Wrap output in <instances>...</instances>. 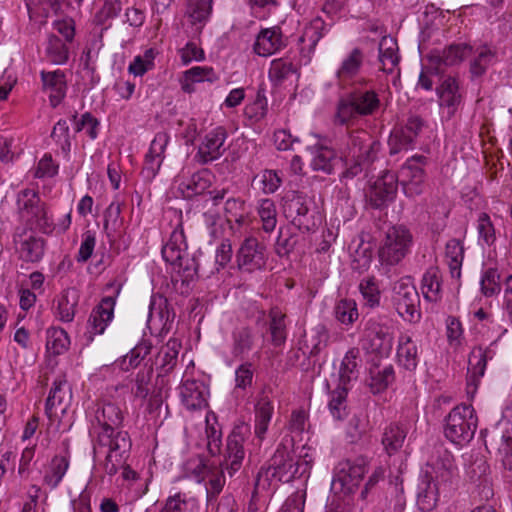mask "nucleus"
I'll return each mask as SVG.
<instances>
[{
    "label": "nucleus",
    "instance_id": "1",
    "mask_svg": "<svg viewBox=\"0 0 512 512\" xmlns=\"http://www.w3.org/2000/svg\"><path fill=\"white\" fill-rule=\"evenodd\" d=\"M123 419V411L112 402L99 404L95 411L100 430L97 432L94 453L105 454L104 470L110 476L118 472L132 446L128 432L120 429Z\"/></svg>",
    "mask_w": 512,
    "mask_h": 512
},
{
    "label": "nucleus",
    "instance_id": "2",
    "mask_svg": "<svg viewBox=\"0 0 512 512\" xmlns=\"http://www.w3.org/2000/svg\"><path fill=\"white\" fill-rule=\"evenodd\" d=\"M308 469V462L298 459L285 445L280 444L267 466L258 472L256 486L265 488L279 482L288 483L302 477Z\"/></svg>",
    "mask_w": 512,
    "mask_h": 512
},
{
    "label": "nucleus",
    "instance_id": "3",
    "mask_svg": "<svg viewBox=\"0 0 512 512\" xmlns=\"http://www.w3.org/2000/svg\"><path fill=\"white\" fill-rule=\"evenodd\" d=\"M17 214L23 228L38 230L43 234L50 235L55 230L52 215L49 214L47 204L41 200L38 192L34 189H23L18 192Z\"/></svg>",
    "mask_w": 512,
    "mask_h": 512
},
{
    "label": "nucleus",
    "instance_id": "4",
    "mask_svg": "<svg viewBox=\"0 0 512 512\" xmlns=\"http://www.w3.org/2000/svg\"><path fill=\"white\" fill-rule=\"evenodd\" d=\"M381 106L378 93L355 87L349 94L338 101L335 122L347 125L359 117L374 115Z\"/></svg>",
    "mask_w": 512,
    "mask_h": 512
},
{
    "label": "nucleus",
    "instance_id": "5",
    "mask_svg": "<svg viewBox=\"0 0 512 512\" xmlns=\"http://www.w3.org/2000/svg\"><path fill=\"white\" fill-rule=\"evenodd\" d=\"M163 259L173 267L183 284H188L197 275L198 264L187 252L184 231L179 225L171 233L168 242L162 248Z\"/></svg>",
    "mask_w": 512,
    "mask_h": 512
},
{
    "label": "nucleus",
    "instance_id": "6",
    "mask_svg": "<svg viewBox=\"0 0 512 512\" xmlns=\"http://www.w3.org/2000/svg\"><path fill=\"white\" fill-rule=\"evenodd\" d=\"M478 418L474 408L468 404L454 407L445 418V437L454 444L469 443L476 432Z\"/></svg>",
    "mask_w": 512,
    "mask_h": 512
},
{
    "label": "nucleus",
    "instance_id": "7",
    "mask_svg": "<svg viewBox=\"0 0 512 512\" xmlns=\"http://www.w3.org/2000/svg\"><path fill=\"white\" fill-rule=\"evenodd\" d=\"M284 217L298 230L309 232L317 227L313 201L305 194L290 191L282 198Z\"/></svg>",
    "mask_w": 512,
    "mask_h": 512
},
{
    "label": "nucleus",
    "instance_id": "8",
    "mask_svg": "<svg viewBox=\"0 0 512 512\" xmlns=\"http://www.w3.org/2000/svg\"><path fill=\"white\" fill-rule=\"evenodd\" d=\"M412 242V234L405 226L390 227L378 251L380 262L389 266L397 265L408 254Z\"/></svg>",
    "mask_w": 512,
    "mask_h": 512
},
{
    "label": "nucleus",
    "instance_id": "9",
    "mask_svg": "<svg viewBox=\"0 0 512 512\" xmlns=\"http://www.w3.org/2000/svg\"><path fill=\"white\" fill-rule=\"evenodd\" d=\"M381 144L368 131L356 129L348 133L345 144L340 147L341 158L361 159L365 162H374L377 159Z\"/></svg>",
    "mask_w": 512,
    "mask_h": 512
},
{
    "label": "nucleus",
    "instance_id": "10",
    "mask_svg": "<svg viewBox=\"0 0 512 512\" xmlns=\"http://www.w3.org/2000/svg\"><path fill=\"white\" fill-rule=\"evenodd\" d=\"M393 340L390 327L372 319L365 323L361 345L366 351L387 357L392 351Z\"/></svg>",
    "mask_w": 512,
    "mask_h": 512
},
{
    "label": "nucleus",
    "instance_id": "11",
    "mask_svg": "<svg viewBox=\"0 0 512 512\" xmlns=\"http://www.w3.org/2000/svg\"><path fill=\"white\" fill-rule=\"evenodd\" d=\"M13 242L19 259L26 263H38L45 254L47 242L33 230L17 227L13 235Z\"/></svg>",
    "mask_w": 512,
    "mask_h": 512
},
{
    "label": "nucleus",
    "instance_id": "12",
    "mask_svg": "<svg viewBox=\"0 0 512 512\" xmlns=\"http://www.w3.org/2000/svg\"><path fill=\"white\" fill-rule=\"evenodd\" d=\"M250 427L245 423L236 425L227 437L225 464L232 476L237 472L245 456L244 443L250 436Z\"/></svg>",
    "mask_w": 512,
    "mask_h": 512
},
{
    "label": "nucleus",
    "instance_id": "13",
    "mask_svg": "<svg viewBox=\"0 0 512 512\" xmlns=\"http://www.w3.org/2000/svg\"><path fill=\"white\" fill-rule=\"evenodd\" d=\"M425 160L424 156L412 157L400 169V182L405 195L408 197L418 196L424 191L425 172L423 165Z\"/></svg>",
    "mask_w": 512,
    "mask_h": 512
},
{
    "label": "nucleus",
    "instance_id": "14",
    "mask_svg": "<svg viewBox=\"0 0 512 512\" xmlns=\"http://www.w3.org/2000/svg\"><path fill=\"white\" fill-rule=\"evenodd\" d=\"M485 445L490 452L501 456L502 465L512 471V424H499L485 438Z\"/></svg>",
    "mask_w": 512,
    "mask_h": 512
},
{
    "label": "nucleus",
    "instance_id": "15",
    "mask_svg": "<svg viewBox=\"0 0 512 512\" xmlns=\"http://www.w3.org/2000/svg\"><path fill=\"white\" fill-rule=\"evenodd\" d=\"M364 63V53L360 48H353L342 60L336 71L339 86H364L368 83L365 78L357 79Z\"/></svg>",
    "mask_w": 512,
    "mask_h": 512
},
{
    "label": "nucleus",
    "instance_id": "16",
    "mask_svg": "<svg viewBox=\"0 0 512 512\" xmlns=\"http://www.w3.org/2000/svg\"><path fill=\"white\" fill-rule=\"evenodd\" d=\"M473 48L470 45L459 43L451 44L442 50H433L427 59L430 68L435 74L443 72L445 67H451L461 63L466 57L471 55Z\"/></svg>",
    "mask_w": 512,
    "mask_h": 512
},
{
    "label": "nucleus",
    "instance_id": "17",
    "mask_svg": "<svg viewBox=\"0 0 512 512\" xmlns=\"http://www.w3.org/2000/svg\"><path fill=\"white\" fill-rule=\"evenodd\" d=\"M237 263L241 270L253 272L266 265L265 246L255 237H247L237 252Z\"/></svg>",
    "mask_w": 512,
    "mask_h": 512
},
{
    "label": "nucleus",
    "instance_id": "18",
    "mask_svg": "<svg viewBox=\"0 0 512 512\" xmlns=\"http://www.w3.org/2000/svg\"><path fill=\"white\" fill-rule=\"evenodd\" d=\"M71 401L72 391L68 382L62 378L56 379L46 400V415L50 420L60 419L71 405Z\"/></svg>",
    "mask_w": 512,
    "mask_h": 512
},
{
    "label": "nucleus",
    "instance_id": "19",
    "mask_svg": "<svg viewBox=\"0 0 512 512\" xmlns=\"http://www.w3.org/2000/svg\"><path fill=\"white\" fill-rule=\"evenodd\" d=\"M494 356L495 351L492 349V344L488 347L475 346L472 348L468 357L467 388L469 392L477 390L480 379L484 376L487 362Z\"/></svg>",
    "mask_w": 512,
    "mask_h": 512
},
{
    "label": "nucleus",
    "instance_id": "20",
    "mask_svg": "<svg viewBox=\"0 0 512 512\" xmlns=\"http://www.w3.org/2000/svg\"><path fill=\"white\" fill-rule=\"evenodd\" d=\"M368 472V461L359 457L355 460H345L339 463L335 480L340 482L342 488L353 493L364 475Z\"/></svg>",
    "mask_w": 512,
    "mask_h": 512
},
{
    "label": "nucleus",
    "instance_id": "21",
    "mask_svg": "<svg viewBox=\"0 0 512 512\" xmlns=\"http://www.w3.org/2000/svg\"><path fill=\"white\" fill-rule=\"evenodd\" d=\"M119 290L114 296L103 297L100 303L92 310L87 326L88 339L93 340L95 335L104 333L106 327L114 317V307Z\"/></svg>",
    "mask_w": 512,
    "mask_h": 512
},
{
    "label": "nucleus",
    "instance_id": "22",
    "mask_svg": "<svg viewBox=\"0 0 512 512\" xmlns=\"http://www.w3.org/2000/svg\"><path fill=\"white\" fill-rule=\"evenodd\" d=\"M175 314L169 308L168 300L161 295H153L149 305L147 325L160 334L168 333L172 327Z\"/></svg>",
    "mask_w": 512,
    "mask_h": 512
},
{
    "label": "nucleus",
    "instance_id": "23",
    "mask_svg": "<svg viewBox=\"0 0 512 512\" xmlns=\"http://www.w3.org/2000/svg\"><path fill=\"white\" fill-rule=\"evenodd\" d=\"M227 138L223 127H216L208 132L198 147L196 158L201 164H207L220 158L225 152L224 143Z\"/></svg>",
    "mask_w": 512,
    "mask_h": 512
},
{
    "label": "nucleus",
    "instance_id": "24",
    "mask_svg": "<svg viewBox=\"0 0 512 512\" xmlns=\"http://www.w3.org/2000/svg\"><path fill=\"white\" fill-rule=\"evenodd\" d=\"M439 99V106L446 114L447 119H451L462 104V94L457 79L452 76L446 77L436 88Z\"/></svg>",
    "mask_w": 512,
    "mask_h": 512
},
{
    "label": "nucleus",
    "instance_id": "25",
    "mask_svg": "<svg viewBox=\"0 0 512 512\" xmlns=\"http://www.w3.org/2000/svg\"><path fill=\"white\" fill-rule=\"evenodd\" d=\"M398 189V177L392 172H385L378 178L370 190V201L373 207L381 208L392 202Z\"/></svg>",
    "mask_w": 512,
    "mask_h": 512
},
{
    "label": "nucleus",
    "instance_id": "26",
    "mask_svg": "<svg viewBox=\"0 0 512 512\" xmlns=\"http://www.w3.org/2000/svg\"><path fill=\"white\" fill-rule=\"evenodd\" d=\"M168 142L169 135L166 132L157 133L152 140L142 170V174L146 179H153L159 172Z\"/></svg>",
    "mask_w": 512,
    "mask_h": 512
},
{
    "label": "nucleus",
    "instance_id": "27",
    "mask_svg": "<svg viewBox=\"0 0 512 512\" xmlns=\"http://www.w3.org/2000/svg\"><path fill=\"white\" fill-rule=\"evenodd\" d=\"M286 46L281 28L274 26L262 29L255 40L253 49L255 53L262 57L270 56Z\"/></svg>",
    "mask_w": 512,
    "mask_h": 512
},
{
    "label": "nucleus",
    "instance_id": "28",
    "mask_svg": "<svg viewBox=\"0 0 512 512\" xmlns=\"http://www.w3.org/2000/svg\"><path fill=\"white\" fill-rule=\"evenodd\" d=\"M42 89L49 92V101L52 107L58 106L66 95V76L61 70L41 71Z\"/></svg>",
    "mask_w": 512,
    "mask_h": 512
},
{
    "label": "nucleus",
    "instance_id": "29",
    "mask_svg": "<svg viewBox=\"0 0 512 512\" xmlns=\"http://www.w3.org/2000/svg\"><path fill=\"white\" fill-rule=\"evenodd\" d=\"M329 25L321 17H315L305 26L303 34L299 41L302 43L301 54L311 59L316 50V46L321 38L328 32Z\"/></svg>",
    "mask_w": 512,
    "mask_h": 512
},
{
    "label": "nucleus",
    "instance_id": "30",
    "mask_svg": "<svg viewBox=\"0 0 512 512\" xmlns=\"http://www.w3.org/2000/svg\"><path fill=\"white\" fill-rule=\"evenodd\" d=\"M378 60L380 62V70L387 74L396 73L399 75V60L397 41L390 37L384 36L378 46Z\"/></svg>",
    "mask_w": 512,
    "mask_h": 512
},
{
    "label": "nucleus",
    "instance_id": "31",
    "mask_svg": "<svg viewBox=\"0 0 512 512\" xmlns=\"http://www.w3.org/2000/svg\"><path fill=\"white\" fill-rule=\"evenodd\" d=\"M439 491L436 482L429 474L420 477L417 485L416 504L423 512L432 511L438 502Z\"/></svg>",
    "mask_w": 512,
    "mask_h": 512
},
{
    "label": "nucleus",
    "instance_id": "32",
    "mask_svg": "<svg viewBox=\"0 0 512 512\" xmlns=\"http://www.w3.org/2000/svg\"><path fill=\"white\" fill-rule=\"evenodd\" d=\"M213 0H187L185 17L193 27L195 34H200L212 13Z\"/></svg>",
    "mask_w": 512,
    "mask_h": 512
},
{
    "label": "nucleus",
    "instance_id": "33",
    "mask_svg": "<svg viewBox=\"0 0 512 512\" xmlns=\"http://www.w3.org/2000/svg\"><path fill=\"white\" fill-rule=\"evenodd\" d=\"M207 389L203 383L187 380L181 387L182 402L189 410H199L207 406Z\"/></svg>",
    "mask_w": 512,
    "mask_h": 512
},
{
    "label": "nucleus",
    "instance_id": "34",
    "mask_svg": "<svg viewBox=\"0 0 512 512\" xmlns=\"http://www.w3.org/2000/svg\"><path fill=\"white\" fill-rule=\"evenodd\" d=\"M273 412L272 400L265 392H262L255 404V435L261 441L265 438Z\"/></svg>",
    "mask_w": 512,
    "mask_h": 512
},
{
    "label": "nucleus",
    "instance_id": "35",
    "mask_svg": "<svg viewBox=\"0 0 512 512\" xmlns=\"http://www.w3.org/2000/svg\"><path fill=\"white\" fill-rule=\"evenodd\" d=\"M211 186V174L203 169L194 173L190 178L178 184V190L184 198L191 199L203 194Z\"/></svg>",
    "mask_w": 512,
    "mask_h": 512
},
{
    "label": "nucleus",
    "instance_id": "36",
    "mask_svg": "<svg viewBox=\"0 0 512 512\" xmlns=\"http://www.w3.org/2000/svg\"><path fill=\"white\" fill-rule=\"evenodd\" d=\"M397 359L408 371H414L418 366V348L408 334H401L398 338Z\"/></svg>",
    "mask_w": 512,
    "mask_h": 512
},
{
    "label": "nucleus",
    "instance_id": "37",
    "mask_svg": "<svg viewBox=\"0 0 512 512\" xmlns=\"http://www.w3.org/2000/svg\"><path fill=\"white\" fill-rule=\"evenodd\" d=\"M231 353L235 358L243 359L253 348L255 335L248 326L236 327L231 334Z\"/></svg>",
    "mask_w": 512,
    "mask_h": 512
},
{
    "label": "nucleus",
    "instance_id": "38",
    "mask_svg": "<svg viewBox=\"0 0 512 512\" xmlns=\"http://www.w3.org/2000/svg\"><path fill=\"white\" fill-rule=\"evenodd\" d=\"M70 465L67 455H56L49 462L44 476L43 483L50 489H55L61 483Z\"/></svg>",
    "mask_w": 512,
    "mask_h": 512
},
{
    "label": "nucleus",
    "instance_id": "39",
    "mask_svg": "<svg viewBox=\"0 0 512 512\" xmlns=\"http://www.w3.org/2000/svg\"><path fill=\"white\" fill-rule=\"evenodd\" d=\"M406 437V427L398 423H391L385 427L381 442L386 453L389 456L396 454L403 447Z\"/></svg>",
    "mask_w": 512,
    "mask_h": 512
},
{
    "label": "nucleus",
    "instance_id": "40",
    "mask_svg": "<svg viewBox=\"0 0 512 512\" xmlns=\"http://www.w3.org/2000/svg\"><path fill=\"white\" fill-rule=\"evenodd\" d=\"M360 351L358 348H351L342 359L339 369V385L345 386L359 376Z\"/></svg>",
    "mask_w": 512,
    "mask_h": 512
},
{
    "label": "nucleus",
    "instance_id": "41",
    "mask_svg": "<svg viewBox=\"0 0 512 512\" xmlns=\"http://www.w3.org/2000/svg\"><path fill=\"white\" fill-rule=\"evenodd\" d=\"M445 257L452 278H461V268L464 260V247L460 240L450 239L445 246Z\"/></svg>",
    "mask_w": 512,
    "mask_h": 512
},
{
    "label": "nucleus",
    "instance_id": "42",
    "mask_svg": "<svg viewBox=\"0 0 512 512\" xmlns=\"http://www.w3.org/2000/svg\"><path fill=\"white\" fill-rule=\"evenodd\" d=\"M312 154L311 167L313 170L322 171L326 174L332 173L336 159L334 149L322 144H316L312 147Z\"/></svg>",
    "mask_w": 512,
    "mask_h": 512
},
{
    "label": "nucleus",
    "instance_id": "43",
    "mask_svg": "<svg viewBox=\"0 0 512 512\" xmlns=\"http://www.w3.org/2000/svg\"><path fill=\"white\" fill-rule=\"evenodd\" d=\"M424 298L436 302L440 299L441 293V272L438 267H429L422 277L421 283Z\"/></svg>",
    "mask_w": 512,
    "mask_h": 512
},
{
    "label": "nucleus",
    "instance_id": "44",
    "mask_svg": "<svg viewBox=\"0 0 512 512\" xmlns=\"http://www.w3.org/2000/svg\"><path fill=\"white\" fill-rule=\"evenodd\" d=\"M180 347L176 339H170L158 352L156 364L163 373L171 372L176 366Z\"/></svg>",
    "mask_w": 512,
    "mask_h": 512
},
{
    "label": "nucleus",
    "instance_id": "45",
    "mask_svg": "<svg viewBox=\"0 0 512 512\" xmlns=\"http://www.w3.org/2000/svg\"><path fill=\"white\" fill-rule=\"evenodd\" d=\"M206 429L205 434L207 438V450L211 456L218 455L222 446V430L217 422V417L214 413L206 415Z\"/></svg>",
    "mask_w": 512,
    "mask_h": 512
},
{
    "label": "nucleus",
    "instance_id": "46",
    "mask_svg": "<svg viewBox=\"0 0 512 512\" xmlns=\"http://www.w3.org/2000/svg\"><path fill=\"white\" fill-rule=\"evenodd\" d=\"M78 300L79 296L75 289L63 291L57 304V317L59 320L62 322L73 321Z\"/></svg>",
    "mask_w": 512,
    "mask_h": 512
},
{
    "label": "nucleus",
    "instance_id": "47",
    "mask_svg": "<svg viewBox=\"0 0 512 512\" xmlns=\"http://www.w3.org/2000/svg\"><path fill=\"white\" fill-rule=\"evenodd\" d=\"M495 60V53L487 46L476 49L473 59L470 61V73L472 78L484 75L488 67Z\"/></svg>",
    "mask_w": 512,
    "mask_h": 512
},
{
    "label": "nucleus",
    "instance_id": "48",
    "mask_svg": "<svg viewBox=\"0 0 512 512\" xmlns=\"http://www.w3.org/2000/svg\"><path fill=\"white\" fill-rule=\"evenodd\" d=\"M46 58L55 65H62L68 61L69 49L56 35H49L45 48Z\"/></svg>",
    "mask_w": 512,
    "mask_h": 512
},
{
    "label": "nucleus",
    "instance_id": "49",
    "mask_svg": "<svg viewBox=\"0 0 512 512\" xmlns=\"http://www.w3.org/2000/svg\"><path fill=\"white\" fill-rule=\"evenodd\" d=\"M152 343L149 340H142L138 343L119 363V367L123 371H129L137 367L144 358L150 354Z\"/></svg>",
    "mask_w": 512,
    "mask_h": 512
},
{
    "label": "nucleus",
    "instance_id": "50",
    "mask_svg": "<svg viewBox=\"0 0 512 512\" xmlns=\"http://www.w3.org/2000/svg\"><path fill=\"white\" fill-rule=\"evenodd\" d=\"M297 72L296 66L289 59H274L269 68V79L276 85L282 84Z\"/></svg>",
    "mask_w": 512,
    "mask_h": 512
},
{
    "label": "nucleus",
    "instance_id": "51",
    "mask_svg": "<svg viewBox=\"0 0 512 512\" xmlns=\"http://www.w3.org/2000/svg\"><path fill=\"white\" fill-rule=\"evenodd\" d=\"M269 317L272 343L275 346H281L286 341V316L278 308H272L269 312Z\"/></svg>",
    "mask_w": 512,
    "mask_h": 512
},
{
    "label": "nucleus",
    "instance_id": "52",
    "mask_svg": "<svg viewBox=\"0 0 512 512\" xmlns=\"http://www.w3.org/2000/svg\"><path fill=\"white\" fill-rule=\"evenodd\" d=\"M347 394L348 388L340 385L331 392L328 407L333 418L336 420H343L348 415Z\"/></svg>",
    "mask_w": 512,
    "mask_h": 512
},
{
    "label": "nucleus",
    "instance_id": "53",
    "mask_svg": "<svg viewBox=\"0 0 512 512\" xmlns=\"http://www.w3.org/2000/svg\"><path fill=\"white\" fill-rule=\"evenodd\" d=\"M369 386L373 393H380L395 380L394 369L391 365L383 368L376 367L370 371Z\"/></svg>",
    "mask_w": 512,
    "mask_h": 512
},
{
    "label": "nucleus",
    "instance_id": "54",
    "mask_svg": "<svg viewBox=\"0 0 512 512\" xmlns=\"http://www.w3.org/2000/svg\"><path fill=\"white\" fill-rule=\"evenodd\" d=\"M480 291L487 298L501 292L500 273L497 268L490 267L483 271L480 279Z\"/></svg>",
    "mask_w": 512,
    "mask_h": 512
},
{
    "label": "nucleus",
    "instance_id": "55",
    "mask_svg": "<svg viewBox=\"0 0 512 512\" xmlns=\"http://www.w3.org/2000/svg\"><path fill=\"white\" fill-rule=\"evenodd\" d=\"M335 318L343 325H352L359 317L357 304L353 299H341L334 307Z\"/></svg>",
    "mask_w": 512,
    "mask_h": 512
},
{
    "label": "nucleus",
    "instance_id": "56",
    "mask_svg": "<svg viewBox=\"0 0 512 512\" xmlns=\"http://www.w3.org/2000/svg\"><path fill=\"white\" fill-rule=\"evenodd\" d=\"M70 345V339L67 332L60 327H53L47 331V348L53 354L60 355L67 351Z\"/></svg>",
    "mask_w": 512,
    "mask_h": 512
},
{
    "label": "nucleus",
    "instance_id": "57",
    "mask_svg": "<svg viewBox=\"0 0 512 512\" xmlns=\"http://www.w3.org/2000/svg\"><path fill=\"white\" fill-rule=\"evenodd\" d=\"M258 215L265 232H272L277 224L276 206L272 199L266 198L259 202Z\"/></svg>",
    "mask_w": 512,
    "mask_h": 512
},
{
    "label": "nucleus",
    "instance_id": "58",
    "mask_svg": "<svg viewBox=\"0 0 512 512\" xmlns=\"http://www.w3.org/2000/svg\"><path fill=\"white\" fill-rule=\"evenodd\" d=\"M152 378H153L152 365H150L149 367H144L137 373L136 378H135V387L132 388V392L135 397L140 398V399L147 398V396L150 394L151 389L153 387Z\"/></svg>",
    "mask_w": 512,
    "mask_h": 512
},
{
    "label": "nucleus",
    "instance_id": "59",
    "mask_svg": "<svg viewBox=\"0 0 512 512\" xmlns=\"http://www.w3.org/2000/svg\"><path fill=\"white\" fill-rule=\"evenodd\" d=\"M206 492H207V503L212 505L213 501L222 491L225 485V475L222 469L215 468L210 470L207 474Z\"/></svg>",
    "mask_w": 512,
    "mask_h": 512
},
{
    "label": "nucleus",
    "instance_id": "60",
    "mask_svg": "<svg viewBox=\"0 0 512 512\" xmlns=\"http://www.w3.org/2000/svg\"><path fill=\"white\" fill-rule=\"evenodd\" d=\"M359 289L367 306L374 308L379 305L380 291L374 276L363 279L359 284Z\"/></svg>",
    "mask_w": 512,
    "mask_h": 512
},
{
    "label": "nucleus",
    "instance_id": "61",
    "mask_svg": "<svg viewBox=\"0 0 512 512\" xmlns=\"http://www.w3.org/2000/svg\"><path fill=\"white\" fill-rule=\"evenodd\" d=\"M477 231L480 242L487 246H491L495 242V228L488 214L481 213L479 215L477 220Z\"/></svg>",
    "mask_w": 512,
    "mask_h": 512
},
{
    "label": "nucleus",
    "instance_id": "62",
    "mask_svg": "<svg viewBox=\"0 0 512 512\" xmlns=\"http://www.w3.org/2000/svg\"><path fill=\"white\" fill-rule=\"evenodd\" d=\"M244 201L241 199L231 198L225 202V214L228 222H235L242 225L246 221L244 211Z\"/></svg>",
    "mask_w": 512,
    "mask_h": 512
},
{
    "label": "nucleus",
    "instance_id": "63",
    "mask_svg": "<svg viewBox=\"0 0 512 512\" xmlns=\"http://www.w3.org/2000/svg\"><path fill=\"white\" fill-rule=\"evenodd\" d=\"M388 144L390 147V154L394 155L412 148L414 141L411 136L405 134L401 129H395L389 137Z\"/></svg>",
    "mask_w": 512,
    "mask_h": 512
},
{
    "label": "nucleus",
    "instance_id": "64",
    "mask_svg": "<svg viewBox=\"0 0 512 512\" xmlns=\"http://www.w3.org/2000/svg\"><path fill=\"white\" fill-rule=\"evenodd\" d=\"M254 377L253 365L250 362H244L235 370V389L246 390L252 386Z\"/></svg>",
    "mask_w": 512,
    "mask_h": 512
}]
</instances>
